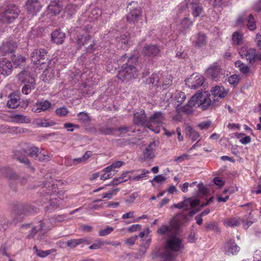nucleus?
Returning <instances> with one entry per match:
<instances>
[{
	"label": "nucleus",
	"instance_id": "32",
	"mask_svg": "<svg viewBox=\"0 0 261 261\" xmlns=\"http://www.w3.org/2000/svg\"><path fill=\"white\" fill-rule=\"evenodd\" d=\"M15 214L17 215L16 221L18 222L22 219L23 215L26 213V207L23 204L18 205L17 209L14 210Z\"/></svg>",
	"mask_w": 261,
	"mask_h": 261
},
{
	"label": "nucleus",
	"instance_id": "52",
	"mask_svg": "<svg viewBox=\"0 0 261 261\" xmlns=\"http://www.w3.org/2000/svg\"><path fill=\"white\" fill-rule=\"evenodd\" d=\"M66 217L64 215H58L50 218L49 220L51 224L57 222H61L65 220Z\"/></svg>",
	"mask_w": 261,
	"mask_h": 261
},
{
	"label": "nucleus",
	"instance_id": "59",
	"mask_svg": "<svg viewBox=\"0 0 261 261\" xmlns=\"http://www.w3.org/2000/svg\"><path fill=\"white\" fill-rule=\"evenodd\" d=\"M187 203L190 204V206L192 208L198 205L200 203V200L198 199H192L191 198L186 199Z\"/></svg>",
	"mask_w": 261,
	"mask_h": 261
},
{
	"label": "nucleus",
	"instance_id": "8",
	"mask_svg": "<svg viewBox=\"0 0 261 261\" xmlns=\"http://www.w3.org/2000/svg\"><path fill=\"white\" fill-rule=\"evenodd\" d=\"M127 8L129 12L126 15V20L129 23H135L141 16V9L136 2L133 1L128 4Z\"/></svg>",
	"mask_w": 261,
	"mask_h": 261
},
{
	"label": "nucleus",
	"instance_id": "10",
	"mask_svg": "<svg viewBox=\"0 0 261 261\" xmlns=\"http://www.w3.org/2000/svg\"><path fill=\"white\" fill-rule=\"evenodd\" d=\"M133 123L138 126H141L148 128L149 125L148 119L145 111L143 109L135 112L134 113Z\"/></svg>",
	"mask_w": 261,
	"mask_h": 261
},
{
	"label": "nucleus",
	"instance_id": "60",
	"mask_svg": "<svg viewBox=\"0 0 261 261\" xmlns=\"http://www.w3.org/2000/svg\"><path fill=\"white\" fill-rule=\"evenodd\" d=\"M64 126L68 132H73L74 130V128H79V126L78 125L74 124L71 123H66L64 124Z\"/></svg>",
	"mask_w": 261,
	"mask_h": 261
},
{
	"label": "nucleus",
	"instance_id": "56",
	"mask_svg": "<svg viewBox=\"0 0 261 261\" xmlns=\"http://www.w3.org/2000/svg\"><path fill=\"white\" fill-rule=\"evenodd\" d=\"M82 162H84V161L82 159V158H75L72 160H70L67 161V162H66L65 164H67L68 165H76L79 164H80Z\"/></svg>",
	"mask_w": 261,
	"mask_h": 261
},
{
	"label": "nucleus",
	"instance_id": "44",
	"mask_svg": "<svg viewBox=\"0 0 261 261\" xmlns=\"http://www.w3.org/2000/svg\"><path fill=\"white\" fill-rule=\"evenodd\" d=\"M79 120L83 123H88L91 121L90 116L87 113L82 112L77 114Z\"/></svg>",
	"mask_w": 261,
	"mask_h": 261
},
{
	"label": "nucleus",
	"instance_id": "11",
	"mask_svg": "<svg viewBox=\"0 0 261 261\" xmlns=\"http://www.w3.org/2000/svg\"><path fill=\"white\" fill-rule=\"evenodd\" d=\"M204 82V77L201 75L196 73L191 75L186 80V84L192 89H197L202 86Z\"/></svg>",
	"mask_w": 261,
	"mask_h": 261
},
{
	"label": "nucleus",
	"instance_id": "7",
	"mask_svg": "<svg viewBox=\"0 0 261 261\" xmlns=\"http://www.w3.org/2000/svg\"><path fill=\"white\" fill-rule=\"evenodd\" d=\"M165 119V115L162 112H155L148 119V128L155 133L160 132L159 125H160Z\"/></svg>",
	"mask_w": 261,
	"mask_h": 261
},
{
	"label": "nucleus",
	"instance_id": "4",
	"mask_svg": "<svg viewBox=\"0 0 261 261\" xmlns=\"http://www.w3.org/2000/svg\"><path fill=\"white\" fill-rule=\"evenodd\" d=\"M20 149L16 150L14 151L15 158L20 162L27 166V167L32 171L34 170L33 167L31 166V163L29 159L25 156H20L19 153H23L27 155L36 158L39 152V148L34 145L27 143H21L20 144Z\"/></svg>",
	"mask_w": 261,
	"mask_h": 261
},
{
	"label": "nucleus",
	"instance_id": "30",
	"mask_svg": "<svg viewBox=\"0 0 261 261\" xmlns=\"http://www.w3.org/2000/svg\"><path fill=\"white\" fill-rule=\"evenodd\" d=\"M79 9V6L72 3L68 4L66 6L64 12L69 17H72Z\"/></svg>",
	"mask_w": 261,
	"mask_h": 261
},
{
	"label": "nucleus",
	"instance_id": "24",
	"mask_svg": "<svg viewBox=\"0 0 261 261\" xmlns=\"http://www.w3.org/2000/svg\"><path fill=\"white\" fill-rule=\"evenodd\" d=\"M192 14L195 17H198L203 10V8L198 0H193L191 3Z\"/></svg>",
	"mask_w": 261,
	"mask_h": 261
},
{
	"label": "nucleus",
	"instance_id": "39",
	"mask_svg": "<svg viewBox=\"0 0 261 261\" xmlns=\"http://www.w3.org/2000/svg\"><path fill=\"white\" fill-rule=\"evenodd\" d=\"M187 134L189 137L193 140L196 141L199 137V134L198 132L194 130L191 126H188L187 128Z\"/></svg>",
	"mask_w": 261,
	"mask_h": 261
},
{
	"label": "nucleus",
	"instance_id": "47",
	"mask_svg": "<svg viewBox=\"0 0 261 261\" xmlns=\"http://www.w3.org/2000/svg\"><path fill=\"white\" fill-rule=\"evenodd\" d=\"M36 158H38L40 161L46 162L49 161L51 158L47 152H41L39 151L38 154L37 155V157H36Z\"/></svg>",
	"mask_w": 261,
	"mask_h": 261
},
{
	"label": "nucleus",
	"instance_id": "46",
	"mask_svg": "<svg viewBox=\"0 0 261 261\" xmlns=\"http://www.w3.org/2000/svg\"><path fill=\"white\" fill-rule=\"evenodd\" d=\"M69 113V111L65 107H62L57 109L55 111L56 115L60 117H65Z\"/></svg>",
	"mask_w": 261,
	"mask_h": 261
},
{
	"label": "nucleus",
	"instance_id": "43",
	"mask_svg": "<svg viewBox=\"0 0 261 261\" xmlns=\"http://www.w3.org/2000/svg\"><path fill=\"white\" fill-rule=\"evenodd\" d=\"M247 27L251 30L253 31L256 28V23L252 14H250L247 18Z\"/></svg>",
	"mask_w": 261,
	"mask_h": 261
},
{
	"label": "nucleus",
	"instance_id": "14",
	"mask_svg": "<svg viewBox=\"0 0 261 261\" xmlns=\"http://www.w3.org/2000/svg\"><path fill=\"white\" fill-rule=\"evenodd\" d=\"M190 221L187 215L178 214L175 216L172 220L170 221L171 226L178 228L180 226L188 223Z\"/></svg>",
	"mask_w": 261,
	"mask_h": 261
},
{
	"label": "nucleus",
	"instance_id": "16",
	"mask_svg": "<svg viewBox=\"0 0 261 261\" xmlns=\"http://www.w3.org/2000/svg\"><path fill=\"white\" fill-rule=\"evenodd\" d=\"M212 95L210 94V98L212 100L216 99L215 102V107L216 106V102L219 101L218 97L223 98L226 96L228 91L225 90L223 87L216 86L212 91Z\"/></svg>",
	"mask_w": 261,
	"mask_h": 261
},
{
	"label": "nucleus",
	"instance_id": "57",
	"mask_svg": "<svg viewBox=\"0 0 261 261\" xmlns=\"http://www.w3.org/2000/svg\"><path fill=\"white\" fill-rule=\"evenodd\" d=\"M188 0H185L184 2L179 4V5L178 6V8L179 13H182L183 11H185L188 9Z\"/></svg>",
	"mask_w": 261,
	"mask_h": 261
},
{
	"label": "nucleus",
	"instance_id": "38",
	"mask_svg": "<svg viewBox=\"0 0 261 261\" xmlns=\"http://www.w3.org/2000/svg\"><path fill=\"white\" fill-rule=\"evenodd\" d=\"M111 242L110 241H102L100 239L96 240L94 243L89 247V248L91 250L93 249H98L100 248L102 246L105 244H111Z\"/></svg>",
	"mask_w": 261,
	"mask_h": 261
},
{
	"label": "nucleus",
	"instance_id": "49",
	"mask_svg": "<svg viewBox=\"0 0 261 261\" xmlns=\"http://www.w3.org/2000/svg\"><path fill=\"white\" fill-rule=\"evenodd\" d=\"M106 169V167L103 169V172L104 173L101 175L100 176V179L101 180H106L112 177L115 174V172L112 173V171L111 170H109L107 171Z\"/></svg>",
	"mask_w": 261,
	"mask_h": 261
},
{
	"label": "nucleus",
	"instance_id": "53",
	"mask_svg": "<svg viewBox=\"0 0 261 261\" xmlns=\"http://www.w3.org/2000/svg\"><path fill=\"white\" fill-rule=\"evenodd\" d=\"M66 245L67 246L73 249V248H75L78 245H80V241H79V239H71V240H68L66 242Z\"/></svg>",
	"mask_w": 261,
	"mask_h": 261
},
{
	"label": "nucleus",
	"instance_id": "3",
	"mask_svg": "<svg viewBox=\"0 0 261 261\" xmlns=\"http://www.w3.org/2000/svg\"><path fill=\"white\" fill-rule=\"evenodd\" d=\"M182 240L176 234L168 238L165 245V251L163 254L164 261H172L175 258V253L179 251L182 247Z\"/></svg>",
	"mask_w": 261,
	"mask_h": 261
},
{
	"label": "nucleus",
	"instance_id": "17",
	"mask_svg": "<svg viewBox=\"0 0 261 261\" xmlns=\"http://www.w3.org/2000/svg\"><path fill=\"white\" fill-rule=\"evenodd\" d=\"M207 76L213 80L220 77L222 74L219 65L217 63H213L206 70Z\"/></svg>",
	"mask_w": 261,
	"mask_h": 261
},
{
	"label": "nucleus",
	"instance_id": "15",
	"mask_svg": "<svg viewBox=\"0 0 261 261\" xmlns=\"http://www.w3.org/2000/svg\"><path fill=\"white\" fill-rule=\"evenodd\" d=\"M25 7L28 13L33 15H36L41 8V6L38 0H28Z\"/></svg>",
	"mask_w": 261,
	"mask_h": 261
},
{
	"label": "nucleus",
	"instance_id": "33",
	"mask_svg": "<svg viewBox=\"0 0 261 261\" xmlns=\"http://www.w3.org/2000/svg\"><path fill=\"white\" fill-rule=\"evenodd\" d=\"M116 131V128L105 126L99 128L98 132L99 134L104 135H115V132Z\"/></svg>",
	"mask_w": 261,
	"mask_h": 261
},
{
	"label": "nucleus",
	"instance_id": "25",
	"mask_svg": "<svg viewBox=\"0 0 261 261\" xmlns=\"http://www.w3.org/2000/svg\"><path fill=\"white\" fill-rule=\"evenodd\" d=\"M132 44V41L129 40V35L123 34L121 36L119 40L118 46L123 49H125Z\"/></svg>",
	"mask_w": 261,
	"mask_h": 261
},
{
	"label": "nucleus",
	"instance_id": "61",
	"mask_svg": "<svg viewBox=\"0 0 261 261\" xmlns=\"http://www.w3.org/2000/svg\"><path fill=\"white\" fill-rule=\"evenodd\" d=\"M134 171H129L123 172L120 176L121 178L122 179L123 182L127 181L128 179L131 180L132 176L128 175V173H133Z\"/></svg>",
	"mask_w": 261,
	"mask_h": 261
},
{
	"label": "nucleus",
	"instance_id": "64",
	"mask_svg": "<svg viewBox=\"0 0 261 261\" xmlns=\"http://www.w3.org/2000/svg\"><path fill=\"white\" fill-rule=\"evenodd\" d=\"M166 180V177L162 175H158L154 177L153 181L157 183H161L165 181Z\"/></svg>",
	"mask_w": 261,
	"mask_h": 261
},
{
	"label": "nucleus",
	"instance_id": "20",
	"mask_svg": "<svg viewBox=\"0 0 261 261\" xmlns=\"http://www.w3.org/2000/svg\"><path fill=\"white\" fill-rule=\"evenodd\" d=\"M51 103L48 100H41L38 101L32 108L34 113H40L42 111H47L50 107Z\"/></svg>",
	"mask_w": 261,
	"mask_h": 261
},
{
	"label": "nucleus",
	"instance_id": "19",
	"mask_svg": "<svg viewBox=\"0 0 261 261\" xmlns=\"http://www.w3.org/2000/svg\"><path fill=\"white\" fill-rule=\"evenodd\" d=\"M157 146L156 142H150L143 152V156L144 160H151L155 156L154 150Z\"/></svg>",
	"mask_w": 261,
	"mask_h": 261
},
{
	"label": "nucleus",
	"instance_id": "50",
	"mask_svg": "<svg viewBox=\"0 0 261 261\" xmlns=\"http://www.w3.org/2000/svg\"><path fill=\"white\" fill-rule=\"evenodd\" d=\"M205 228L207 231L213 230L217 232L220 231L217 223L215 222L206 224Z\"/></svg>",
	"mask_w": 261,
	"mask_h": 261
},
{
	"label": "nucleus",
	"instance_id": "9",
	"mask_svg": "<svg viewBox=\"0 0 261 261\" xmlns=\"http://www.w3.org/2000/svg\"><path fill=\"white\" fill-rule=\"evenodd\" d=\"M48 52L45 49L40 48L34 50L31 55V60L36 64H44L48 60Z\"/></svg>",
	"mask_w": 261,
	"mask_h": 261
},
{
	"label": "nucleus",
	"instance_id": "27",
	"mask_svg": "<svg viewBox=\"0 0 261 261\" xmlns=\"http://www.w3.org/2000/svg\"><path fill=\"white\" fill-rule=\"evenodd\" d=\"M157 232L161 235L166 234L168 238L175 233L170 226L166 225H163L159 228Z\"/></svg>",
	"mask_w": 261,
	"mask_h": 261
},
{
	"label": "nucleus",
	"instance_id": "58",
	"mask_svg": "<svg viewBox=\"0 0 261 261\" xmlns=\"http://www.w3.org/2000/svg\"><path fill=\"white\" fill-rule=\"evenodd\" d=\"M174 206L177 208H184L185 210H188L189 209L186 199L182 202L175 204Z\"/></svg>",
	"mask_w": 261,
	"mask_h": 261
},
{
	"label": "nucleus",
	"instance_id": "42",
	"mask_svg": "<svg viewBox=\"0 0 261 261\" xmlns=\"http://www.w3.org/2000/svg\"><path fill=\"white\" fill-rule=\"evenodd\" d=\"M206 43V36L204 34L198 33L197 35L196 44L198 46H201Z\"/></svg>",
	"mask_w": 261,
	"mask_h": 261
},
{
	"label": "nucleus",
	"instance_id": "2",
	"mask_svg": "<svg viewBox=\"0 0 261 261\" xmlns=\"http://www.w3.org/2000/svg\"><path fill=\"white\" fill-rule=\"evenodd\" d=\"M125 61L126 62L122 65L117 75L118 79L122 82H127L136 79L138 75V70L135 67V64L138 62V58L135 56L127 57L124 55L118 61L121 63Z\"/></svg>",
	"mask_w": 261,
	"mask_h": 261
},
{
	"label": "nucleus",
	"instance_id": "18",
	"mask_svg": "<svg viewBox=\"0 0 261 261\" xmlns=\"http://www.w3.org/2000/svg\"><path fill=\"white\" fill-rule=\"evenodd\" d=\"M240 250V247L231 240L228 241L224 246V252L228 255L237 254Z\"/></svg>",
	"mask_w": 261,
	"mask_h": 261
},
{
	"label": "nucleus",
	"instance_id": "28",
	"mask_svg": "<svg viewBox=\"0 0 261 261\" xmlns=\"http://www.w3.org/2000/svg\"><path fill=\"white\" fill-rule=\"evenodd\" d=\"M11 60L16 67L24 66L25 63L26 58L20 55H13L11 56Z\"/></svg>",
	"mask_w": 261,
	"mask_h": 261
},
{
	"label": "nucleus",
	"instance_id": "1",
	"mask_svg": "<svg viewBox=\"0 0 261 261\" xmlns=\"http://www.w3.org/2000/svg\"><path fill=\"white\" fill-rule=\"evenodd\" d=\"M216 100H212L208 91H198L191 97L186 105L176 107V109L178 113L187 114L193 112V107H200L203 111L212 110L215 108Z\"/></svg>",
	"mask_w": 261,
	"mask_h": 261
},
{
	"label": "nucleus",
	"instance_id": "13",
	"mask_svg": "<svg viewBox=\"0 0 261 261\" xmlns=\"http://www.w3.org/2000/svg\"><path fill=\"white\" fill-rule=\"evenodd\" d=\"M13 68L12 63L5 58L0 59V74L6 76L11 74Z\"/></svg>",
	"mask_w": 261,
	"mask_h": 261
},
{
	"label": "nucleus",
	"instance_id": "31",
	"mask_svg": "<svg viewBox=\"0 0 261 261\" xmlns=\"http://www.w3.org/2000/svg\"><path fill=\"white\" fill-rule=\"evenodd\" d=\"M43 188L47 189L48 191L46 192L47 194L51 195L52 193H57V185L55 184L53 180L46 181Z\"/></svg>",
	"mask_w": 261,
	"mask_h": 261
},
{
	"label": "nucleus",
	"instance_id": "45",
	"mask_svg": "<svg viewBox=\"0 0 261 261\" xmlns=\"http://www.w3.org/2000/svg\"><path fill=\"white\" fill-rule=\"evenodd\" d=\"M173 92L169 91L166 93L164 97L163 98V101L166 107H168L170 104L171 101L172 100Z\"/></svg>",
	"mask_w": 261,
	"mask_h": 261
},
{
	"label": "nucleus",
	"instance_id": "63",
	"mask_svg": "<svg viewBox=\"0 0 261 261\" xmlns=\"http://www.w3.org/2000/svg\"><path fill=\"white\" fill-rule=\"evenodd\" d=\"M198 194L199 195H204L207 192V189L205 187L203 184H199L198 185Z\"/></svg>",
	"mask_w": 261,
	"mask_h": 261
},
{
	"label": "nucleus",
	"instance_id": "6",
	"mask_svg": "<svg viewBox=\"0 0 261 261\" xmlns=\"http://www.w3.org/2000/svg\"><path fill=\"white\" fill-rule=\"evenodd\" d=\"M20 12L19 9L16 5H9L0 13V20L4 23H12L18 17Z\"/></svg>",
	"mask_w": 261,
	"mask_h": 261
},
{
	"label": "nucleus",
	"instance_id": "26",
	"mask_svg": "<svg viewBox=\"0 0 261 261\" xmlns=\"http://www.w3.org/2000/svg\"><path fill=\"white\" fill-rule=\"evenodd\" d=\"M91 38L90 35H79L77 36L76 39V43L79 48H81L82 46H85L88 44V42H89V40Z\"/></svg>",
	"mask_w": 261,
	"mask_h": 261
},
{
	"label": "nucleus",
	"instance_id": "62",
	"mask_svg": "<svg viewBox=\"0 0 261 261\" xmlns=\"http://www.w3.org/2000/svg\"><path fill=\"white\" fill-rule=\"evenodd\" d=\"M192 24V22L188 18H185L181 21V25L185 29H188Z\"/></svg>",
	"mask_w": 261,
	"mask_h": 261
},
{
	"label": "nucleus",
	"instance_id": "34",
	"mask_svg": "<svg viewBox=\"0 0 261 261\" xmlns=\"http://www.w3.org/2000/svg\"><path fill=\"white\" fill-rule=\"evenodd\" d=\"M159 80V75L156 73H153L146 80L145 82L150 86H158Z\"/></svg>",
	"mask_w": 261,
	"mask_h": 261
},
{
	"label": "nucleus",
	"instance_id": "21",
	"mask_svg": "<svg viewBox=\"0 0 261 261\" xmlns=\"http://www.w3.org/2000/svg\"><path fill=\"white\" fill-rule=\"evenodd\" d=\"M160 50L158 46L155 45H149L145 46L143 51L145 56L154 57L158 55Z\"/></svg>",
	"mask_w": 261,
	"mask_h": 261
},
{
	"label": "nucleus",
	"instance_id": "22",
	"mask_svg": "<svg viewBox=\"0 0 261 261\" xmlns=\"http://www.w3.org/2000/svg\"><path fill=\"white\" fill-rule=\"evenodd\" d=\"M51 40L57 44H61L63 43L65 35L60 30H57L54 31L51 35Z\"/></svg>",
	"mask_w": 261,
	"mask_h": 261
},
{
	"label": "nucleus",
	"instance_id": "29",
	"mask_svg": "<svg viewBox=\"0 0 261 261\" xmlns=\"http://www.w3.org/2000/svg\"><path fill=\"white\" fill-rule=\"evenodd\" d=\"M241 221L239 218L233 217L225 219L223 224L226 227H237L240 225Z\"/></svg>",
	"mask_w": 261,
	"mask_h": 261
},
{
	"label": "nucleus",
	"instance_id": "37",
	"mask_svg": "<svg viewBox=\"0 0 261 261\" xmlns=\"http://www.w3.org/2000/svg\"><path fill=\"white\" fill-rule=\"evenodd\" d=\"M9 99L8 100L7 105L9 108L15 109L17 108L20 103L19 99L15 96H10Z\"/></svg>",
	"mask_w": 261,
	"mask_h": 261
},
{
	"label": "nucleus",
	"instance_id": "48",
	"mask_svg": "<svg viewBox=\"0 0 261 261\" xmlns=\"http://www.w3.org/2000/svg\"><path fill=\"white\" fill-rule=\"evenodd\" d=\"M124 164V162L120 161H118L114 162L111 165L106 167L107 171L111 170L112 171L115 172V169L121 167Z\"/></svg>",
	"mask_w": 261,
	"mask_h": 261
},
{
	"label": "nucleus",
	"instance_id": "40",
	"mask_svg": "<svg viewBox=\"0 0 261 261\" xmlns=\"http://www.w3.org/2000/svg\"><path fill=\"white\" fill-rule=\"evenodd\" d=\"M149 171L146 169H142L141 174L137 176H132L131 178V180L134 181L142 180L147 177V175L149 173Z\"/></svg>",
	"mask_w": 261,
	"mask_h": 261
},
{
	"label": "nucleus",
	"instance_id": "51",
	"mask_svg": "<svg viewBox=\"0 0 261 261\" xmlns=\"http://www.w3.org/2000/svg\"><path fill=\"white\" fill-rule=\"evenodd\" d=\"M113 230V227L108 226L106 228L101 229L98 232V235L100 237L106 236L110 234Z\"/></svg>",
	"mask_w": 261,
	"mask_h": 261
},
{
	"label": "nucleus",
	"instance_id": "36",
	"mask_svg": "<svg viewBox=\"0 0 261 261\" xmlns=\"http://www.w3.org/2000/svg\"><path fill=\"white\" fill-rule=\"evenodd\" d=\"M186 99V95L182 92H178L175 95V105L176 107H179Z\"/></svg>",
	"mask_w": 261,
	"mask_h": 261
},
{
	"label": "nucleus",
	"instance_id": "35",
	"mask_svg": "<svg viewBox=\"0 0 261 261\" xmlns=\"http://www.w3.org/2000/svg\"><path fill=\"white\" fill-rule=\"evenodd\" d=\"M232 41L234 45H240L243 44V35L239 32H235L232 36Z\"/></svg>",
	"mask_w": 261,
	"mask_h": 261
},
{
	"label": "nucleus",
	"instance_id": "55",
	"mask_svg": "<svg viewBox=\"0 0 261 261\" xmlns=\"http://www.w3.org/2000/svg\"><path fill=\"white\" fill-rule=\"evenodd\" d=\"M89 44L88 46L86 47V51L87 53H91L94 51L95 49V42L94 40H91V38L89 40V42H88Z\"/></svg>",
	"mask_w": 261,
	"mask_h": 261
},
{
	"label": "nucleus",
	"instance_id": "5",
	"mask_svg": "<svg viewBox=\"0 0 261 261\" xmlns=\"http://www.w3.org/2000/svg\"><path fill=\"white\" fill-rule=\"evenodd\" d=\"M18 77L19 81L24 84L22 88V92L23 94L28 95L35 89L36 85L35 78L30 72L23 70L18 74Z\"/></svg>",
	"mask_w": 261,
	"mask_h": 261
},
{
	"label": "nucleus",
	"instance_id": "12",
	"mask_svg": "<svg viewBox=\"0 0 261 261\" xmlns=\"http://www.w3.org/2000/svg\"><path fill=\"white\" fill-rule=\"evenodd\" d=\"M17 47L16 43L13 41L10 40L4 42L0 46V51L2 56H5L7 54L13 53L15 51Z\"/></svg>",
	"mask_w": 261,
	"mask_h": 261
},
{
	"label": "nucleus",
	"instance_id": "41",
	"mask_svg": "<svg viewBox=\"0 0 261 261\" xmlns=\"http://www.w3.org/2000/svg\"><path fill=\"white\" fill-rule=\"evenodd\" d=\"M44 228V223L40 221L39 228L37 229L36 227H34L31 230L30 233L28 235L27 238L29 239L34 238L39 230L43 229Z\"/></svg>",
	"mask_w": 261,
	"mask_h": 261
},
{
	"label": "nucleus",
	"instance_id": "23",
	"mask_svg": "<svg viewBox=\"0 0 261 261\" xmlns=\"http://www.w3.org/2000/svg\"><path fill=\"white\" fill-rule=\"evenodd\" d=\"M10 121L15 123H29L31 121L28 116L21 114H14L10 116Z\"/></svg>",
	"mask_w": 261,
	"mask_h": 261
},
{
	"label": "nucleus",
	"instance_id": "54",
	"mask_svg": "<svg viewBox=\"0 0 261 261\" xmlns=\"http://www.w3.org/2000/svg\"><path fill=\"white\" fill-rule=\"evenodd\" d=\"M48 10L50 11L51 13H52L53 14L57 15L59 14V13L61 11V9L57 5H50L48 6Z\"/></svg>",
	"mask_w": 261,
	"mask_h": 261
}]
</instances>
